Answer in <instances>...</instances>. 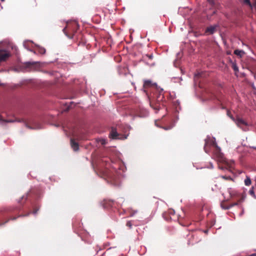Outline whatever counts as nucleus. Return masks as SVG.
<instances>
[{"mask_svg":"<svg viewBox=\"0 0 256 256\" xmlns=\"http://www.w3.org/2000/svg\"><path fill=\"white\" fill-rule=\"evenodd\" d=\"M26 216L20 214V215H18L17 217H16V216L10 217L9 219L6 220L4 222L0 223V224H1V225H0V226H2V225L4 224H5L7 223L10 220H16L17 218H18V217H22V216Z\"/></svg>","mask_w":256,"mask_h":256,"instance_id":"15","label":"nucleus"},{"mask_svg":"<svg viewBox=\"0 0 256 256\" xmlns=\"http://www.w3.org/2000/svg\"><path fill=\"white\" fill-rule=\"evenodd\" d=\"M232 68L235 72H238V68L236 64H232Z\"/></svg>","mask_w":256,"mask_h":256,"instance_id":"24","label":"nucleus"},{"mask_svg":"<svg viewBox=\"0 0 256 256\" xmlns=\"http://www.w3.org/2000/svg\"><path fill=\"white\" fill-rule=\"evenodd\" d=\"M10 56L11 54L8 51L4 49H0V62L6 60Z\"/></svg>","mask_w":256,"mask_h":256,"instance_id":"4","label":"nucleus"},{"mask_svg":"<svg viewBox=\"0 0 256 256\" xmlns=\"http://www.w3.org/2000/svg\"><path fill=\"white\" fill-rule=\"evenodd\" d=\"M106 176L108 178V177H109V176H108V174H107Z\"/></svg>","mask_w":256,"mask_h":256,"instance_id":"36","label":"nucleus"},{"mask_svg":"<svg viewBox=\"0 0 256 256\" xmlns=\"http://www.w3.org/2000/svg\"><path fill=\"white\" fill-rule=\"evenodd\" d=\"M20 210V208L18 206H9L4 208L2 211L6 212H12L14 211Z\"/></svg>","mask_w":256,"mask_h":256,"instance_id":"8","label":"nucleus"},{"mask_svg":"<svg viewBox=\"0 0 256 256\" xmlns=\"http://www.w3.org/2000/svg\"><path fill=\"white\" fill-rule=\"evenodd\" d=\"M170 214H173V213L174 214V212H173V210H170Z\"/></svg>","mask_w":256,"mask_h":256,"instance_id":"33","label":"nucleus"},{"mask_svg":"<svg viewBox=\"0 0 256 256\" xmlns=\"http://www.w3.org/2000/svg\"><path fill=\"white\" fill-rule=\"evenodd\" d=\"M234 54L238 56H240V57H242L244 54V52L242 50H236L234 51Z\"/></svg>","mask_w":256,"mask_h":256,"instance_id":"16","label":"nucleus"},{"mask_svg":"<svg viewBox=\"0 0 256 256\" xmlns=\"http://www.w3.org/2000/svg\"><path fill=\"white\" fill-rule=\"evenodd\" d=\"M216 26L208 27L206 30V32L208 33L209 34H212L216 32Z\"/></svg>","mask_w":256,"mask_h":256,"instance_id":"12","label":"nucleus"},{"mask_svg":"<svg viewBox=\"0 0 256 256\" xmlns=\"http://www.w3.org/2000/svg\"><path fill=\"white\" fill-rule=\"evenodd\" d=\"M244 184L246 186H249L251 184V180L249 176H246L244 180Z\"/></svg>","mask_w":256,"mask_h":256,"instance_id":"17","label":"nucleus"},{"mask_svg":"<svg viewBox=\"0 0 256 256\" xmlns=\"http://www.w3.org/2000/svg\"><path fill=\"white\" fill-rule=\"evenodd\" d=\"M250 193L251 194H254V192L252 190H250Z\"/></svg>","mask_w":256,"mask_h":256,"instance_id":"30","label":"nucleus"},{"mask_svg":"<svg viewBox=\"0 0 256 256\" xmlns=\"http://www.w3.org/2000/svg\"><path fill=\"white\" fill-rule=\"evenodd\" d=\"M174 104L176 107L177 106H178L180 104L176 103V104Z\"/></svg>","mask_w":256,"mask_h":256,"instance_id":"32","label":"nucleus"},{"mask_svg":"<svg viewBox=\"0 0 256 256\" xmlns=\"http://www.w3.org/2000/svg\"><path fill=\"white\" fill-rule=\"evenodd\" d=\"M78 28L79 26L76 22H67L63 32L68 38H72Z\"/></svg>","mask_w":256,"mask_h":256,"instance_id":"1","label":"nucleus"},{"mask_svg":"<svg viewBox=\"0 0 256 256\" xmlns=\"http://www.w3.org/2000/svg\"><path fill=\"white\" fill-rule=\"evenodd\" d=\"M214 154L218 158V160L221 162H223L224 160V155L222 153L220 152V148L218 146L216 148V150L214 152Z\"/></svg>","mask_w":256,"mask_h":256,"instance_id":"7","label":"nucleus"},{"mask_svg":"<svg viewBox=\"0 0 256 256\" xmlns=\"http://www.w3.org/2000/svg\"><path fill=\"white\" fill-rule=\"evenodd\" d=\"M196 76H201V75L200 74H197L196 75Z\"/></svg>","mask_w":256,"mask_h":256,"instance_id":"34","label":"nucleus"},{"mask_svg":"<svg viewBox=\"0 0 256 256\" xmlns=\"http://www.w3.org/2000/svg\"><path fill=\"white\" fill-rule=\"evenodd\" d=\"M38 210H34L33 212L34 214H36Z\"/></svg>","mask_w":256,"mask_h":256,"instance_id":"31","label":"nucleus"},{"mask_svg":"<svg viewBox=\"0 0 256 256\" xmlns=\"http://www.w3.org/2000/svg\"><path fill=\"white\" fill-rule=\"evenodd\" d=\"M210 4H213L214 0H206Z\"/></svg>","mask_w":256,"mask_h":256,"instance_id":"28","label":"nucleus"},{"mask_svg":"<svg viewBox=\"0 0 256 256\" xmlns=\"http://www.w3.org/2000/svg\"><path fill=\"white\" fill-rule=\"evenodd\" d=\"M0 225H1V224H0Z\"/></svg>","mask_w":256,"mask_h":256,"instance_id":"39","label":"nucleus"},{"mask_svg":"<svg viewBox=\"0 0 256 256\" xmlns=\"http://www.w3.org/2000/svg\"><path fill=\"white\" fill-rule=\"evenodd\" d=\"M243 2L244 4L248 5L250 8H252V4L250 0H243Z\"/></svg>","mask_w":256,"mask_h":256,"instance_id":"21","label":"nucleus"},{"mask_svg":"<svg viewBox=\"0 0 256 256\" xmlns=\"http://www.w3.org/2000/svg\"><path fill=\"white\" fill-rule=\"evenodd\" d=\"M101 144L103 145L105 144H106V141L105 140H100Z\"/></svg>","mask_w":256,"mask_h":256,"instance_id":"27","label":"nucleus"},{"mask_svg":"<svg viewBox=\"0 0 256 256\" xmlns=\"http://www.w3.org/2000/svg\"><path fill=\"white\" fill-rule=\"evenodd\" d=\"M164 100V96L162 93V90H160L159 92V94L156 96V101L158 102H162Z\"/></svg>","mask_w":256,"mask_h":256,"instance_id":"11","label":"nucleus"},{"mask_svg":"<svg viewBox=\"0 0 256 256\" xmlns=\"http://www.w3.org/2000/svg\"><path fill=\"white\" fill-rule=\"evenodd\" d=\"M70 146L74 151H78L79 149L78 143L76 142L73 138L70 139Z\"/></svg>","mask_w":256,"mask_h":256,"instance_id":"10","label":"nucleus"},{"mask_svg":"<svg viewBox=\"0 0 256 256\" xmlns=\"http://www.w3.org/2000/svg\"><path fill=\"white\" fill-rule=\"evenodd\" d=\"M157 85L156 83L153 82L150 80H144L143 88L144 92H146V90L149 88H156Z\"/></svg>","mask_w":256,"mask_h":256,"instance_id":"5","label":"nucleus"},{"mask_svg":"<svg viewBox=\"0 0 256 256\" xmlns=\"http://www.w3.org/2000/svg\"><path fill=\"white\" fill-rule=\"evenodd\" d=\"M37 52L38 53L43 54L46 52V50L44 48L42 47H38L37 49Z\"/></svg>","mask_w":256,"mask_h":256,"instance_id":"18","label":"nucleus"},{"mask_svg":"<svg viewBox=\"0 0 256 256\" xmlns=\"http://www.w3.org/2000/svg\"><path fill=\"white\" fill-rule=\"evenodd\" d=\"M150 106L154 110H158L160 108V104H156L154 106L153 104H150Z\"/></svg>","mask_w":256,"mask_h":256,"instance_id":"19","label":"nucleus"},{"mask_svg":"<svg viewBox=\"0 0 256 256\" xmlns=\"http://www.w3.org/2000/svg\"><path fill=\"white\" fill-rule=\"evenodd\" d=\"M2 2H4V0H0Z\"/></svg>","mask_w":256,"mask_h":256,"instance_id":"37","label":"nucleus"},{"mask_svg":"<svg viewBox=\"0 0 256 256\" xmlns=\"http://www.w3.org/2000/svg\"><path fill=\"white\" fill-rule=\"evenodd\" d=\"M109 136L110 138L116 140H125L127 138V136L126 135L120 134L118 133L116 131V130L115 128H112L111 130Z\"/></svg>","mask_w":256,"mask_h":256,"instance_id":"2","label":"nucleus"},{"mask_svg":"<svg viewBox=\"0 0 256 256\" xmlns=\"http://www.w3.org/2000/svg\"><path fill=\"white\" fill-rule=\"evenodd\" d=\"M136 212H134V214H130V216H132L134 215V213H136Z\"/></svg>","mask_w":256,"mask_h":256,"instance_id":"35","label":"nucleus"},{"mask_svg":"<svg viewBox=\"0 0 256 256\" xmlns=\"http://www.w3.org/2000/svg\"><path fill=\"white\" fill-rule=\"evenodd\" d=\"M126 226H128L129 228H132V224L131 222L130 221H128L127 222H126Z\"/></svg>","mask_w":256,"mask_h":256,"instance_id":"26","label":"nucleus"},{"mask_svg":"<svg viewBox=\"0 0 256 256\" xmlns=\"http://www.w3.org/2000/svg\"><path fill=\"white\" fill-rule=\"evenodd\" d=\"M208 146H214V147L217 148L218 146L216 144L215 140L213 139H208L205 140V144L204 146V150L206 152L208 153L209 152V150L208 148Z\"/></svg>","mask_w":256,"mask_h":256,"instance_id":"3","label":"nucleus"},{"mask_svg":"<svg viewBox=\"0 0 256 256\" xmlns=\"http://www.w3.org/2000/svg\"><path fill=\"white\" fill-rule=\"evenodd\" d=\"M144 57H146L150 60H152L153 58V55L152 54H147L144 56Z\"/></svg>","mask_w":256,"mask_h":256,"instance_id":"25","label":"nucleus"},{"mask_svg":"<svg viewBox=\"0 0 256 256\" xmlns=\"http://www.w3.org/2000/svg\"><path fill=\"white\" fill-rule=\"evenodd\" d=\"M215 13H216V12H215V11H214V12H213V14H215Z\"/></svg>","mask_w":256,"mask_h":256,"instance_id":"38","label":"nucleus"},{"mask_svg":"<svg viewBox=\"0 0 256 256\" xmlns=\"http://www.w3.org/2000/svg\"><path fill=\"white\" fill-rule=\"evenodd\" d=\"M228 192L230 194V198L237 196L238 195V192L236 191L232 190V188L228 189Z\"/></svg>","mask_w":256,"mask_h":256,"instance_id":"13","label":"nucleus"},{"mask_svg":"<svg viewBox=\"0 0 256 256\" xmlns=\"http://www.w3.org/2000/svg\"><path fill=\"white\" fill-rule=\"evenodd\" d=\"M222 178L225 180H230L231 178L229 177H227L226 176H222Z\"/></svg>","mask_w":256,"mask_h":256,"instance_id":"29","label":"nucleus"},{"mask_svg":"<svg viewBox=\"0 0 256 256\" xmlns=\"http://www.w3.org/2000/svg\"><path fill=\"white\" fill-rule=\"evenodd\" d=\"M242 199H240L239 200L238 202H234L233 204H232L230 206L232 207V206H237L239 204V203H240L242 201Z\"/></svg>","mask_w":256,"mask_h":256,"instance_id":"23","label":"nucleus"},{"mask_svg":"<svg viewBox=\"0 0 256 256\" xmlns=\"http://www.w3.org/2000/svg\"><path fill=\"white\" fill-rule=\"evenodd\" d=\"M25 65L26 68L33 70H36L38 67V64L36 62H26Z\"/></svg>","mask_w":256,"mask_h":256,"instance_id":"6","label":"nucleus"},{"mask_svg":"<svg viewBox=\"0 0 256 256\" xmlns=\"http://www.w3.org/2000/svg\"><path fill=\"white\" fill-rule=\"evenodd\" d=\"M114 201L111 200H104V207L108 208L112 206Z\"/></svg>","mask_w":256,"mask_h":256,"instance_id":"14","label":"nucleus"},{"mask_svg":"<svg viewBox=\"0 0 256 256\" xmlns=\"http://www.w3.org/2000/svg\"><path fill=\"white\" fill-rule=\"evenodd\" d=\"M220 206H221L222 208L224 210H228L230 208V206L226 205L224 202H221Z\"/></svg>","mask_w":256,"mask_h":256,"instance_id":"20","label":"nucleus"},{"mask_svg":"<svg viewBox=\"0 0 256 256\" xmlns=\"http://www.w3.org/2000/svg\"><path fill=\"white\" fill-rule=\"evenodd\" d=\"M0 121H2L6 122H14V120H4L1 116H0Z\"/></svg>","mask_w":256,"mask_h":256,"instance_id":"22","label":"nucleus"},{"mask_svg":"<svg viewBox=\"0 0 256 256\" xmlns=\"http://www.w3.org/2000/svg\"><path fill=\"white\" fill-rule=\"evenodd\" d=\"M235 122L236 124L238 125V126L240 127H242L244 126H246V122L242 118H238L236 120Z\"/></svg>","mask_w":256,"mask_h":256,"instance_id":"9","label":"nucleus"}]
</instances>
